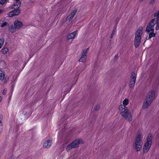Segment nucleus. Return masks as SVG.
I'll return each instance as SVG.
<instances>
[{
    "label": "nucleus",
    "instance_id": "1",
    "mask_svg": "<svg viewBox=\"0 0 159 159\" xmlns=\"http://www.w3.org/2000/svg\"><path fill=\"white\" fill-rule=\"evenodd\" d=\"M155 95V92L151 91L149 92L145 99L143 105L142 109H145L148 108L152 104Z\"/></svg>",
    "mask_w": 159,
    "mask_h": 159
},
{
    "label": "nucleus",
    "instance_id": "2",
    "mask_svg": "<svg viewBox=\"0 0 159 159\" xmlns=\"http://www.w3.org/2000/svg\"><path fill=\"white\" fill-rule=\"evenodd\" d=\"M119 111L122 116L128 122L132 120V115L127 107H119Z\"/></svg>",
    "mask_w": 159,
    "mask_h": 159
},
{
    "label": "nucleus",
    "instance_id": "3",
    "mask_svg": "<svg viewBox=\"0 0 159 159\" xmlns=\"http://www.w3.org/2000/svg\"><path fill=\"white\" fill-rule=\"evenodd\" d=\"M143 135L141 133L138 134L135 137L134 147L137 151L141 150L143 143Z\"/></svg>",
    "mask_w": 159,
    "mask_h": 159
},
{
    "label": "nucleus",
    "instance_id": "4",
    "mask_svg": "<svg viewBox=\"0 0 159 159\" xmlns=\"http://www.w3.org/2000/svg\"><path fill=\"white\" fill-rule=\"evenodd\" d=\"M143 28L139 27L137 30L135 36L134 45L135 48L138 47L141 41V35L142 34Z\"/></svg>",
    "mask_w": 159,
    "mask_h": 159
},
{
    "label": "nucleus",
    "instance_id": "5",
    "mask_svg": "<svg viewBox=\"0 0 159 159\" xmlns=\"http://www.w3.org/2000/svg\"><path fill=\"white\" fill-rule=\"evenodd\" d=\"M87 53V49H84L83 50L81 54V57L79 59V61L80 62H85L86 61Z\"/></svg>",
    "mask_w": 159,
    "mask_h": 159
},
{
    "label": "nucleus",
    "instance_id": "6",
    "mask_svg": "<svg viewBox=\"0 0 159 159\" xmlns=\"http://www.w3.org/2000/svg\"><path fill=\"white\" fill-rule=\"evenodd\" d=\"M135 75V74L134 72H132L129 84V86L130 88H133L134 85L136 80Z\"/></svg>",
    "mask_w": 159,
    "mask_h": 159
},
{
    "label": "nucleus",
    "instance_id": "7",
    "mask_svg": "<svg viewBox=\"0 0 159 159\" xmlns=\"http://www.w3.org/2000/svg\"><path fill=\"white\" fill-rule=\"evenodd\" d=\"M152 143L148 142H146L144 145L143 149V154L147 153L151 146Z\"/></svg>",
    "mask_w": 159,
    "mask_h": 159
},
{
    "label": "nucleus",
    "instance_id": "8",
    "mask_svg": "<svg viewBox=\"0 0 159 159\" xmlns=\"http://www.w3.org/2000/svg\"><path fill=\"white\" fill-rule=\"evenodd\" d=\"M154 26V23H153V22L151 21L150 23L146 28V31L148 33L154 32V29H153V27Z\"/></svg>",
    "mask_w": 159,
    "mask_h": 159
},
{
    "label": "nucleus",
    "instance_id": "9",
    "mask_svg": "<svg viewBox=\"0 0 159 159\" xmlns=\"http://www.w3.org/2000/svg\"><path fill=\"white\" fill-rule=\"evenodd\" d=\"M84 142L81 139H78L74 140L72 143L74 148L77 147L79 144L84 143Z\"/></svg>",
    "mask_w": 159,
    "mask_h": 159
},
{
    "label": "nucleus",
    "instance_id": "10",
    "mask_svg": "<svg viewBox=\"0 0 159 159\" xmlns=\"http://www.w3.org/2000/svg\"><path fill=\"white\" fill-rule=\"evenodd\" d=\"M23 23L18 20H15L14 22V25L16 29H19L23 26Z\"/></svg>",
    "mask_w": 159,
    "mask_h": 159
},
{
    "label": "nucleus",
    "instance_id": "11",
    "mask_svg": "<svg viewBox=\"0 0 159 159\" xmlns=\"http://www.w3.org/2000/svg\"><path fill=\"white\" fill-rule=\"evenodd\" d=\"M129 100L128 98H125L123 101L122 104H121L119 107L122 106L124 107H127L126 106L128 105L129 104Z\"/></svg>",
    "mask_w": 159,
    "mask_h": 159
},
{
    "label": "nucleus",
    "instance_id": "12",
    "mask_svg": "<svg viewBox=\"0 0 159 159\" xmlns=\"http://www.w3.org/2000/svg\"><path fill=\"white\" fill-rule=\"evenodd\" d=\"M52 142L51 140H48L45 141L43 143V147L46 148H48L51 146Z\"/></svg>",
    "mask_w": 159,
    "mask_h": 159
},
{
    "label": "nucleus",
    "instance_id": "13",
    "mask_svg": "<svg viewBox=\"0 0 159 159\" xmlns=\"http://www.w3.org/2000/svg\"><path fill=\"white\" fill-rule=\"evenodd\" d=\"M154 18L151 21L152 22L159 21V10L155 12L154 15Z\"/></svg>",
    "mask_w": 159,
    "mask_h": 159
},
{
    "label": "nucleus",
    "instance_id": "14",
    "mask_svg": "<svg viewBox=\"0 0 159 159\" xmlns=\"http://www.w3.org/2000/svg\"><path fill=\"white\" fill-rule=\"evenodd\" d=\"M8 24L7 22L5 21V18H2L0 20V27H3L6 26Z\"/></svg>",
    "mask_w": 159,
    "mask_h": 159
},
{
    "label": "nucleus",
    "instance_id": "15",
    "mask_svg": "<svg viewBox=\"0 0 159 159\" xmlns=\"http://www.w3.org/2000/svg\"><path fill=\"white\" fill-rule=\"evenodd\" d=\"M76 12L77 11L76 10H74L72 12H71L70 13L69 16L67 17V19L69 20H71L74 16Z\"/></svg>",
    "mask_w": 159,
    "mask_h": 159
},
{
    "label": "nucleus",
    "instance_id": "16",
    "mask_svg": "<svg viewBox=\"0 0 159 159\" xmlns=\"http://www.w3.org/2000/svg\"><path fill=\"white\" fill-rule=\"evenodd\" d=\"M76 31H75L72 33H70L67 36L68 39H74L76 36Z\"/></svg>",
    "mask_w": 159,
    "mask_h": 159
},
{
    "label": "nucleus",
    "instance_id": "17",
    "mask_svg": "<svg viewBox=\"0 0 159 159\" xmlns=\"http://www.w3.org/2000/svg\"><path fill=\"white\" fill-rule=\"evenodd\" d=\"M152 134H149L147 137V142L152 143Z\"/></svg>",
    "mask_w": 159,
    "mask_h": 159
},
{
    "label": "nucleus",
    "instance_id": "18",
    "mask_svg": "<svg viewBox=\"0 0 159 159\" xmlns=\"http://www.w3.org/2000/svg\"><path fill=\"white\" fill-rule=\"evenodd\" d=\"M16 28L13 26H10L9 28V31L11 33L15 32L16 31Z\"/></svg>",
    "mask_w": 159,
    "mask_h": 159
},
{
    "label": "nucleus",
    "instance_id": "19",
    "mask_svg": "<svg viewBox=\"0 0 159 159\" xmlns=\"http://www.w3.org/2000/svg\"><path fill=\"white\" fill-rule=\"evenodd\" d=\"M5 78V75L2 71L0 70V80H3Z\"/></svg>",
    "mask_w": 159,
    "mask_h": 159
},
{
    "label": "nucleus",
    "instance_id": "20",
    "mask_svg": "<svg viewBox=\"0 0 159 159\" xmlns=\"http://www.w3.org/2000/svg\"><path fill=\"white\" fill-rule=\"evenodd\" d=\"M74 147L73 146L72 143H71L70 144L68 145L66 147V149L67 151H69L72 149L73 148H74Z\"/></svg>",
    "mask_w": 159,
    "mask_h": 159
},
{
    "label": "nucleus",
    "instance_id": "21",
    "mask_svg": "<svg viewBox=\"0 0 159 159\" xmlns=\"http://www.w3.org/2000/svg\"><path fill=\"white\" fill-rule=\"evenodd\" d=\"M8 51V48L7 47L3 48L1 50L2 52L4 54L7 53Z\"/></svg>",
    "mask_w": 159,
    "mask_h": 159
},
{
    "label": "nucleus",
    "instance_id": "22",
    "mask_svg": "<svg viewBox=\"0 0 159 159\" xmlns=\"http://www.w3.org/2000/svg\"><path fill=\"white\" fill-rule=\"evenodd\" d=\"M153 23H154V25L156 24V25L155 27V30H157L159 29V21H154Z\"/></svg>",
    "mask_w": 159,
    "mask_h": 159
},
{
    "label": "nucleus",
    "instance_id": "23",
    "mask_svg": "<svg viewBox=\"0 0 159 159\" xmlns=\"http://www.w3.org/2000/svg\"><path fill=\"white\" fill-rule=\"evenodd\" d=\"M13 11L15 16L17 15L20 13V11L18 9H15Z\"/></svg>",
    "mask_w": 159,
    "mask_h": 159
},
{
    "label": "nucleus",
    "instance_id": "24",
    "mask_svg": "<svg viewBox=\"0 0 159 159\" xmlns=\"http://www.w3.org/2000/svg\"><path fill=\"white\" fill-rule=\"evenodd\" d=\"M4 42V39L3 38H2L0 39V49L3 46Z\"/></svg>",
    "mask_w": 159,
    "mask_h": 159
},
{
    "label": "nucleus",
    "instance_id": "25",
    "mask_svg": "<svg viewBox=\"0 0 159 159\" xmlns=\"http://www.w3.org/2000/svg\"><path fill=\"white\" fill-rule=\"evenodd\" d=\"M150 34L149 36V39H150L153 37H155V34L153 32H149Z\"/></svg>",
    "mask_w": 159,
    "mask_h": 159
},
{
    "label": "nucleus",
    "instance_id": "26",
    "mask_svg": "<svg viewBox=\"0 0 159 159\" xmlns=\"http://www.w3.org/2000/svg\"><path fill=\"white\" fill-rule=\"evenodd\" d=\"M14 12L13 10L10 12H9L8 14V16L9 17H12L15 15L14 14Z\"/></svg>",
    "mask_w": 159,
    "mask_h": 159
},
{
    "label": "nucleus",
    "instance_id": "27",
    "mask_svg": "<svg viewBox=\"0 0 159 159\" xmlns=\"http://www.w3.org/2000/svg\"><path fill=\"white\" fill-rule=\"evenodd\" d=\"M16 4L17 6V7L16 8H19L20 6V3L19 2V0H16Z\"/></svg>",
    "mask_w": 159,
    "mask_h": 159
},
{
    "label": "nucleus",
    "instance_id": "28",
    "mask_svg": "<svg viewBox=\"0 0 159 159\" xmlns=\"http://www.w3.org/2000/svg\"><path fill=\"white\" fill-rule=\"evenodd\" d=\"M6 1L7 0H0V3L1 4L3 5L5 3Z\"/></svg>",
    "mask_w": 159,
    "mask_h": 159
},
{
    "label": "nucleus",
    "instance_id": "29",
    "mask_svg": "<svg viewBox=\"0 0 159 159\" xmlns=\"http://www.w3.org/2000/svg\"><path fill=\"white\" fill-rule=\"evenodd\" d=\"M7 90L6 89H4L2 92V94L3 95H5L6 94Z\"/></svg>",
    "mask_w": 159,
    "mask_h": 159
},
{
    "label": "nucleus",
    "instance_id": "30",
    "mask_svg": "<svg viewBox=\"0 0 159 159\" xmlns=\"http://www.w3.org/2000/svg\"><path fill=\"white\" fill-rule=\"evenodd\" d=\"M115 33V31L114 30H113L112 31V33L111 35V38H112L113 37V36H114V35Z\"/></svg>",
    "mask_w": 159,
    "mask_h": 159
},
{
    "label": "nucleus",
    "instance_id": "31",
    "mask_svg": "<svg viewBox=\"0 0 159 159\" xmlns=\"http://www.w3.org/2000/svg\"><path fill=\"white\" fill-rule=\"evenodd\" d=\"M12 92L11 91L10 93V97L11 98V96H12Z\"/></svg>",
    "mask_w": 159,
    "mask_h": 159
},
{
    "label": "nucleus",
    "instance_id": "32",
    "mask_svg": "<svg viewBox=\"0 0 159 159\" xmlns=\"http://www.w3.org/2000/svg\"><path fill=\"white\" fill-rule=\"evenodd\" d=\"M2 99V98L0 96V102L1 101Z\"/></svg>",
    "mask_w": 159,
    "mask_h": 159
},
{
    "label": "nucleus",
    "instance_id": "33",
    "mask_svg": "<svg viewBox=\"0 0 159 159\" xmlns=\"http://www.w3.org/2000/svg\"><path fill=\"white\" fill-rule=\"evenodd\" d=\"M0 125H2V122H1V120H0Z\"/></svg>",
    "mask_w": 159,
    "mask_h": 159
},
{
    "label": "nucleus",
    "instance_id": "34",
    "mask_svg": "<svg viewBox=\"0 0 159 159\" xmlns=\"http://www.w3.org/2000/svg\"><path fill=\"white\" fill-rule=\"evenodd\" d=\"M98 109V108H95V109H96V110H97Z\"/></svg>",
    "mask_w": 159,
    "mask_h": 159
},
{
    "label": "nucleus",
    "instance_id": "35",
    "mask_svg": "<svg viewBox=\"0 0 159 159\" xmlns=\"http://www.w3.org/2000/svg\"><path fill=\"white\" fill-rule=\"evenodd\" d=\"M1 11H2V10H1V11L0 10V13L1 12Z\"/></svg>",
    "mask_w": 159,
    "mask_h": 159
},
{
    "label": "nucleus",
    "instance_id": "36",
    "mask_svg": "<svg viewBox=\"0 0 159 159\" xmlns=\"http://www.w3.org/2000/svg\"><path fill=\"white\" fill-rule=\"evenodd\" d=\"M1 131L0 130V133H1Z\"/></svg>",
    "mask_w": 159,
    "mask_h": 159
},
{
    "label": "nucleus",
    "instance_id": "37",
    "mask_svg": "<svg viewBox=\"0 0 159 159\" xmlns=\"http://www.w3.org/2000/svg\"><path fill=\"white\" fill-rule=\"evenodd\" d=\"M16 4H15V5H14V6H16Z\"/></svg>",
    "mask_w": 159,
    "mask_h": 159
}]
</instances>
